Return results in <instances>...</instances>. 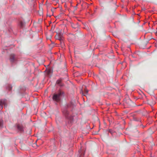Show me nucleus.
<instances>
[{
    "instance_id": "obj_6",
    "label": "nucleus",
    "mask_w": 157,
    "mask_h": 157,
    "mask_svg": "<svg viewBox=\"0 0 157 157\" xmlns=\"http://www.w3.org/2000/svg\"><path fill=\"white\" fill-rule=\"evenodd\" d=\"M56 39L60 40L61 41L63 40L62 37V33L57 34L55 36Z\"/></svg>"
},
{
    "instance_id": "obj_18",
    "label": "nucleus",
    "mask_w": 157,
    "mask_h": 157,
    "mask_svg": "<svg viewBox=\"0 0 157 157\" xmlns=\"http://www.w3.org/2000/svg\"><path fill=\"white\" fill-rule=\"evenodd\" d=\"M84 155V153H81V156H83Z\"/></svg>"
},
{
    "instance_id": "obj_1",
    "label": "nucleus",
    "mask_w": 157,
    "mask_h": 157,
    "mask_svg": "<svg viewBox=\"0 0 157 157\" xmlns=\"http://www.w3.org/2000/svg\"><path fill=\"white\" fill-rule=\"evenodd\" d=\"M74 107L73 103L72 102H70L67 104L62 109V112L65 119L66 124L68 127H71L74 121L75 115L72 113Z\"/></svg>"
},
{
    "instance_id": "obj_21",
    "label": "nucleus",
    "mask_w": 157,
    "mask_h": 157,
    "mask_svg": "<svg viewBox=\"0 0 157 157\" xmlns=\"http://www.w3.org/2000/svg\"><path fill=\"white\" fill-rule=\"evenodd\" d=\"M128 48H130L129 46H128Z\"/></svg>"
},
{
    "instance_id": "obj_10",
    "label": "nucleus",
    "mask_w": 157,
    "mask_h": 157,
    "mask_svg": "<svg viewBox=\"0 0 157 157\" xmlns=\"http://www.w3.org/2000/svg\"><path fill=\"white\" fill-rule=\"evenodd\" d=\"M6 89L8 90H11L12 89V87L11 85L10 84L6 86Z\"/></svg>"
},
{
    "instance_id": "obj_9",
    "label": "nucleus",
    "mask_w": 157,
    "mask_h": 157,
    "mask_svg": "<svg viewBox=\"0 0 157 157\" xmlns=\"http://www.w3.org/2000/svg\"><path fill=\"white\" fill-rule=\"evenodd\" d=\"M56 83L60 86H63L61 82V80L60 79L56 81Z\"/></svg>"
},
{
    "instance_id": "obj_19",
    "label": "nucleus",
    "mask_w": 157,
    "mask_h": 157,
    "mask_svg": "<svg viewBox=\"0 0 157 157\" xmlns=\"http://www.w3.org/2000/svg\"><path fill=\"white\" fill-rule=\"evenodd\" d=\"M155 35L157 36V31L155 32Z\"/></svg>"
},
{
    "instance_id": "obj_16",
    "label": "nucleus",
    "mask_w": 157,
    "mask_h": 157,
    "mask_svg": "<svg viewBox=\"0 0 157 157\" xmlns=\"http://www.w3.org/2000/svg\"><path fill=\"white\" fill-rule=\"evenodd\" d=\"M78 4H77L76 5V6H75L74 7L75 8V9L76 10L77 9V6H78Z\"/></svg>"
},
{
    "instance_id": "obj_17",
    "label": "nucleus",
    "mask_w": 157,
    "mask_h": 157,
    "mask_svg": "<svg viewBox=\"0 0 157 157\" xmlns=\"http://www.w3.org/2000/svg\"><path fill=\"white\" fill-rule=\"evenodd\" d=\"M141 126H142V128H144L145 127V126L143 125L142 124L141 125Z\"/></svg>"
},
{
    "instance_id": "obj_12",
    "label": "nucleus",
    "mask_w": 157,
    "mask_h": 157,
    "mask_svg": "<svg viewBox=\"0 0 157 157\" xmlns=\"http://www.w3.org/2000/svg\"><path fill=\"white\" fill-rule=\"evenodd\" d=\"M107 131L112 134H113L114 132L113 130L111 129H108Z\"/></svg>"
},
{
    "instance_id": "obj_5",
    "label": "nucleus",
    "mask_w": 157,
    "mask_h": 157,
    "mask_svg": "<svg viewBox=\"0 0 157 157\" xmlns=\"http://www.w3.org/2000/svg\"><path fill=\"white\" fill-rule=\"evenodd\" d=\"M10 60L12 63H13L17 61V59L15 57L14 54H11L10 56Z\"/></svg>"
},
{
    "instance_id": "obj_4",
    "label": "nucleus",
    "mask_w": 157,
    "mask_h": 157,
    "mask_svg": "<svg viewBox=\"0 0 157 157\" xmlns=\"http://www.w3.org/2000/svg\"><path fill=\"white\" fill-rule=\"evenodd\" d=\"M71 27L73 29H76L75 31H77L78 28L80 27V25L78 24V22H75L73 23L71 22Z\"/></svg>"
},
{
    "instance_id": "obj_7",
    "label": "nucleus",
    "mask_w": 157,
    "mask_h": 157,
    "mask_svg": "<svg viewBox=\"0 0 157 157\" xmlns=\"http://www.w3.org/2000/svg\"><path fill=\"white\" fill-rule=\"evenodd\" d=\"M17 128L19 131L21 132H24V127L23 126L21 125L18 124L17 125Z\"/></svg>"
},
{
    "instance_id": "obj_15",
    "label": "nucleus",
    "mask_w": 157,
    "mask_h": 157,
    "mask_svg": "<svg viewBox=\"0 0 157 157\" xmlns=\"http://www.w3.org/2000/svg\"><path fill=\"white\" fill-rule=\"evenodd\" d=\"M81 92H82V95H83L84 96H85V94H87L88 93V90H86V93H84V94L83 93L82 89H81Z\"/></svg>"
},
{
    "instance_id": "obj_13",
    "label": "nucleus",
    "mask_w": 157,
    "mask_h": 157,
    "mask_svg": "<svg viewBox=\"0 0 157 157\" xmlns=\"http://www.w3.org/2000/svg\"><path fill=\"white\" fill-rule=\"evenodd\" d=\"M3 126V121L2 120L0 119V127H2Z\"/></svg>"
},
{
    "instance_id": "obj_3",
    "label": "nucleus",
    "mask_w": 157,
    "mask_h": 157,
    "mask_svg": "<svg viewBox=\"0 0 157 157\" xmlns=\"http://www.w3.org/2000/svg\"><path fill=\"white\" fill-rule=\"evenodd\" d=\"M25 25V22L24 20L22 19L19 20L18 23V26L20 28H23Z\"/></svg>"
},
{
    "instance_id": "obj_8",
    "label": "nucleus",
    "mask_w": 157,
    "mask_h": 157,
    "mask_svg": "<svg viewBox=\"0 0 157 157\" xmlns=\"http://www.w3.org/2000/svg\"><path fill=\"white\" fill-rule=\"evenodd\" d=\"M6 99H1L0 100V105L2 109L3 108V105H5V107L6 105Z\"/></svg>"
},
{
    "instance_id": "obj_2",
    "label": "nucleus",
    "mask_w": 157,
    "mask_h": 157,
    "mask_svg": "<svg viewBox=\"0 0 157 157\" xmlns=\"http://www.w3.org/2000/svg\"><path fill=\"white\" fill-rule=\"evenodd\" d=\"M64 94V92L62 91H60L58 94H54L52 97V99L54 101L59 102L61 100V96L63 95Z\"/></svg>"
},
{
    "instance_id": "obj_11",
    "label": "nucleus",
    "mask_w": 157,
    "mask_h": 157,
    "mask_svg": "<svg viewBox=\"0 0 157 157\" xmlns=\"http://www.w3.org/2000/svg\"><path fill=\"white\" fill-rule=\"evenodd\" d=\"M133 120L136 121L141 122V120L140 119L136 117H134L133 118Z\"/></svg>"
},
{
    "instance_id": "obj_20",
    "label": "nucleus",
    "mask_w": 157,
    "mask_h": 157,
    "mask_svg": "<svg viewBox=\"0 0 157 157\" xmlns=\"http://www.w3.org/2000/svg\"><path fill=\"white\" fill-rule=\"evenodd\" d=\"M60 16H61L60 15H59L57 17H60Z\"/></svg>"
},
{
    "instance_id": "obj_14",
    "label": "nucleus",
    "mask_w": 157,
    "mask_h": 157,
    "mask_svg": "<svg viewBox=\"0 0 157 157\" xmlns=\"http://www.w3.org/2000/svg\"><path fill=\"white\" fill-rule=\"evenodd\" d=\"M8 31L10 33H13L12 28L11 27H10L8 29Z\"/></svg>"
}]
</instances>
